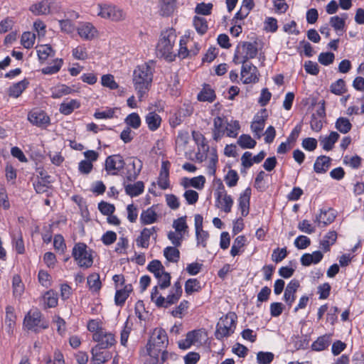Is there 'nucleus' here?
Returning a JSON list of instances; mask_svg holds the SVG:
<instances>
[{"label":"nucleus","instance_id":"obj_1","mask_svg":"<svg viewBox=\"0 0 364 364\" xmlns=\"http://www.w3.org/2000/svg\"><path fill=\"white\" fill-rule=\"evenodd\" d=\"M154 67L149 63L138 65L133 73V83L139 101L149 90L154 74Z\"/></svg>","mask_w":364,"mask_h":364},{"label":"nucleus","instance_id":"obj_2","mask_svg":"<svg viewBox=\"0 0 364 364\" xmlns=\"http://www.w3.org/2000/svg\"><path fill=\"white\" fill-rule=\"evenodd\" d=\"M176 38L174 30H166L161 33L160 40L157 44L156 50L158 54L168 61L174 60L176 56V53L173 50Z\"/></svg>","mask_w":364,"mask_h":364},{"label":"nucleus","instance_id":"obj_3","mask_svg":"<svg viewBox=\"0 0 364 364\" xmlns=\"http://www.w3.org/2000/svg\"><path fill=\"white\" fill-rule=\"evenodd\" d=\"M168 343V336L165 330L159 328H155L146 345L148 355L158 361L159 353L164 348L166 347Z\"/></svg>","mask_w":364,"mask_h":364},{"label":"nucleus","instance_id":"obj_4","mask_svg":"<svg viewBox=\"0 0 364 364\" xmlns=\"http://www.w3.org/2000/svg\"><path fill=\"white\" fill-rule=\"evenodd\" d=\"M72 256L81 268L88 269L93 264L92 250L85 243H76L73 248Z\"/></svg>","mask_w":364,"mask_h":364},{"label":"nucleus","instance_id":"obj_5","mask_svg":"<svg viewBox=\"0 0 364 364\" xmlns=\"http://www.w3.org/2000/svg\"><path fill=\"white\" fill-rule=\"evenodd\" d=\"M237 316L234 313H228L224 317L220 318L217 324L215 337L222 340L225 337L230 336L233 333L236 326Z\"/></svg>","mask_w":364,"mask_h":364},{"label":"nucleus","instance_id":"obj_6","mask_svg":"<svg viewBox=\"0 0 364 364\" xmlns=\"http://www.w3.org/2000/svg\"><path fill=\"white\" fill-rule=\"evenodd\" d=\"M257 53L256 43L242 42L237 47L233 62L235 64L248 62L250 59L255 58Z\"/></svg>","mask_w":364,"mask_h":364},{"label":"nucleus","instance_id":"obj_7","mask_svg":"<svg viewBox=\"0 0 364 364\" xmlns=\"http://www.w3.org/2000/svg\"><path fill=\"white\" fill-rule=\"evenodd\" d=\"M182 293L181 284L179 281H177L173 284L169 294L166 298L161 295L156 298V306L159 308H168L178 301Z\"/></svg>","mask_w":364,"mask_h":364},{"label":"nucleus","instance_id":"obj_8","mask_svg":"<svg viewBox=\"0 0 364 364\" xmlns=\"http://www.w3.org/2000/svg\"><path fill=\"white\" fill-rule=\"evenodd\" d=\"M23 326L28 330L36 332L39 328H47L48 327V323L44 319L42 314L38 310H34L30 311L25 316Z\"/></svg>","mask_w":364,"mask_h":364},{"label":"nucleus","instance_id":"obj_9","mask_svg":"<svg viewBox=\"0 0 364 364\" xmlns=\"http://www.w3.org/2000/svg\"><path fill=\"white\" fill-rule=\"evenodd\" d=\"M215 205L223 210L225 213L231 211L233 205V200L232 197L227 193L224 186L221 183L215 192Z\"/></svg>","mask_w":364,"mask_h":364},{"label":"nucleus","instance_id":"obj_10","mask_svg":"<svg viewBox=\"0 0 364 364\" xmlns=\"http://www.w3.org/2000/svg\"><path fill=\"white\" fill-rule=\"evenodd\" d=\"M241 77L244 84L256 83L259 81L257 68L250 62L241 63Z\"/></svg>","mask_w":364,"mask_h":364},{"label":"nucleus","instance_id":"obj_11","mask_svg":"<svg viewBox=\"0 0 364 364\" xmlns=\"http://www.w3.org/2000/svg\"><path fill=\"white\" fill-rule=\"evenodd\" d=\"M98 15L102 18L111 19L112 21H119L124 18L122 10L117 8L115 6L109 4H99Z\"/></svg>","mask_w":364,"mask_h":364},{"label":"nucleus","instance_id":"obj_12","mask_svg":"<svg viewBox=\"0 0 364 364\" xmlns=\"http://www.w3.org/2000/svg\"><path fill=\"white\" fill-rule=\"evenodd\" d=\"M92 339L97 343L95 347H98L101 350L109 348L115 343L114 336L105 330L94 333Z\"/></svg>","mask_w":364,"mask_h":364},{"label":"nucleus","instance_id":"obj_13","mask_svg":"<svg viewBox=\"0 0 364 364\" xmlns=\"http://www.w3.org/2000/svg\"><path fill=\"white\" fill-rule=\"evenodd\" d=\"M124 165L123 157L119 154L109 156L105 160V170L109 174L117 175Z\"/></svg>","mask_w":364,"mask_h":364},{"label":"nucleus","instance_id":"obj_14","mask_svg":"<svg viewBox=\"0 0 364 364\" xmlns=\"http://www.w3.org/2000/svg\"><path fill=\"white\" fill-rule=\"evenodd\" d=\"M142 161L139 159H133L126 167V171L124 173V178L129 182L134 181L139 175L142 168Z\"/></svg>","mask_w":364,"mask_h":364},{"label":"nucleus","instance_id":"obj_15","mask_svg":"<svg viewBox=\"0 0 364 364\" xmlns=\"http://www.w3.org/2000/svg\"><path fill=\"white\" fill-rule=\"evenodd\" d=\"M156 227H152L151 228H145L140 232V235L136 240V245L142 248H148L149 246V240L151 236L154 240H156V232L158 231Z\"/></svg>","mask_w":364,"mask_h":364},{"label":"nucleus","instance_id":"obj_16","mask_svg":"<svg viewBox=\"0 0 364 364\" xmlns=\"http://www.w3.org/2000/svg\"><path fill=\"white\" fill-rule=\"evenodd\" d=\"M29 122L39 127H46L50 124L49 117L43 111H33L28 114Z\"/></svg>","mask_w":364,"mask_h":364},{"label":"nucleus","instance_id":"obj_17","mask_svg":"<svg viewBox=\"0 0 364 364\" xmlns=\"http://www.w3.org/2000/svg\"><path fill=\"white\" fill-rule=\"evenodd\" d=\"M299 286V282L296 279L291 280L287 284L284 294V300L289 306H291L294 302L296 293Z\"/></svg>","mask_w":364,"mask_h":364},{"label":"nucleus","instance_id":"obj_18","mask_svg":"<svg viewBox=\"0 0 364 364\" xmlns=\"http://www.w3.org/2000/svg\"><path fill=\"white\" fill-rule=\"evenodd\" d=\"M79 36L87 41H90L97 36V29L89 22H82L80 23L77 28Z\"/></svg>","mask_w":364,"mask_h":364},{"label":"nucleus","instance_id":"obj_19","mask_svg":"<svg viewBox=\"0 0 364 364\" xmlns=\"http://www.w3.org/2000/svg\"><path fill=\"white\" fill-rule=\"evenodd\" d=\"M227 121L221 117H216L213 119V138L218 141L225 133Z\"/></svg>","mask_w":364,"mask_h":364},{"label":"nucleus","instance_id":"obj_20","mask_svg":"<svg viewBox=\"0 0 364 364\" xmlns=\"http://www.w3.org/2000/svg\"><path fill=\"white\" fill-rule=\"evenodd\" d=\"M53 4L52 0H43L30 7V11L35 15H46L50 14Z\"/></svg>","mask_w":364,"mask_h":364},{"label":"nucleus","instance_id":"obj_21","mask_svg":"<svg viewBox=\"0 0 364 364\" xmlns=\"http://www.w3.org/2000/svg\"><path fill=\"white\" fill-rule=\"evenodd\" d=\"M156 209V207L152 205L141 212L140 215V222L141 225H150L157 221L158 215Z\"/></svg>","mask_w":364,"mask_h":364},{"label":"nucleus","instance_id":"obj_22","mask_svg":"<svg viewBox=\"0 0 364 364\" xmlns=\"http://www.w3.org/2000/svg\"><path fill=\"white\" fill-rule=\"evenodd\" d=\"M250 196L251 189L247 188L240 194L238 199L239 208L241 210V214L243 217L247 216L249 213Z\"/></svg>","mask_w":364,"mask_h":364},{"label":"nucleus","instance_id":"obj_23","mask_svg":"<svg viewBox=\"0 0 364 364\" xmlns=\"http://www.w3.org/2000/svg\"><path fill=\"white\" fill-rule=\"evenodd\" d=\"M169 164L167 161H163L161 164L158 185L162 190H166L169 187Z\"/></svg>","mask_w":364,"mask_h":364},{"label":"nucleus","instance_id":"obj_24","mask_svg":"<svg viewBox=\"0 0 364 364\" xmlns=\"http://www.w3.org/2000/svg\"><path fill=\"white\" fill-rule=\"evenodd\" d=\"M132 290L133 289L131 284H126L122 289H117L114 296L116 305L120 306H123Z\"/></svg>","mask_w":364,"mask_h":364},{"label":"nucleus","instance_id":"obj_25","mask_svg":"<svg viewBox=\"0 0 364 364\" xmlns=\"http://www.w3.org/2000/svg\"><path fill=\"white\" fill-rule=\"evenodd\" d=\"M91 364H102L111 358V355L109 353L101 352V349L98 347H93L91 350Z\"/></svg>","mask_w":364,"mask_h":364},{"label":"nucleus","instance_id":"obj_26","mask_svg":"<svg viewBox=\"0 0 364 364\" xmlns=\"http://www.w3.org/2000/svg\"><path fill=\"white\" fill-rule=\"evenodd\" d=\"M267 117V115L257 114L251 124V130L258 139L261 137V132L264 129Z\"/></svg>","mask_w":364,"mask_h":364},{"label":"nucleus","instance_id":"obj_27","mask_svg":"<svg viewBox=\"0 0 364 364\" xmlns=\"http://www.w3.org/2000/svg\"><path fill=\"white\" fill-rule=\"evenodd\" d=\"M331 159L326 156H318L314 165V169L317 173H326L331 166Z\"/></svg>","mask_w":364,"mask_h":364},{"label":"nucleus","instance_id":"obj_28","mask_svg":"<svg viewBox=\"0 0 364 364\" xmlns=\"http://www.w3.org/2000/svg\"><path fill=\"white\" fill-rule=\"evenodd\" d=\"M145 122L150 131L157 130L161 124V117L155 112H149L145 117Z\"/></svg>","mask_w":364,"mask_h":364},{"label":"nucleus","instance_id":"obj_29","mask_svg":"<svg viewBox=\"0 0 364 364\" xmlns=\"http://www.w3.org/2000/svg\"><path fill=\"white\" fill-rule=\"evenodd\" d=\"M29 82L27 79H23L16 83H14L9 88V95L17 98L28 87Z\"/></svg>","mask_w":364,"mask_h":364},{"label":"nucleus","instance_id":"obj_30","mask_svg":"<svg viewBox=\"0 0 364 364\" xmlns=\"http://www.w3.org/2000/svg\"><path fill=\"white\" fill-rule=\"evenodd\" d=\"M321 251H315L312 254L305 253L301 257V263L303 266L308 267L311 264H317L323 259Z\"/></svg>","mask_w":364,"mask_h":364},{"label":"nucleus","instance_id":"obj_31","mask_svg":"<svg viewBox=\"0 0 364 364\" xmlns=\"http://www.w3.org/2000/svg\"><path fill=\"white\" fill-rule=\"evenodd\" d=\"M335 218L336 215L333 210H321L320 214L316 216L315 222L317 223L318 225L323 224V226H326L333 223L335 220Z\"/></svg>","mask_w":364,"mask_h":364},{"label":"nucleus","instance_id":"obj_32","mask_svg":"<svg viewBox=\"0 0 364 364\" xmlns=\"http://www.w3.org/2000/svg\"><path fill=\"white\" fill-rule=\"evenodd\" d=\"M125 192L127 195L131 197H134L140 195L144 192V185L142 181H137L133 184H126V182H124Z\"/></svg>","mask_w":364,"mask_h":364},{"label":"nucleus","instance_id":"obj_33","mask_svg":"<svg viewBox=\"0 0 364 364\" xmlns=\"http://www.w3.org/2000/svg\"><path fill=\"white\" fill-rule=\"evenodd\" d=\"M215 91L209 85H205L202 90L198 95V100L200 102H212L215 99Z\"/></svg>","mask_w":364,"mask_h":364},{"label":"nucleus","instance_id":"obj_34","mask_svg":"<svg viewBox=\"0 0 364 364\" xmlns=\"http://www.w3.org/2000/svg\"><path fill=\"white\" fill-rule=\"evenodd\" d=\"M337 239V233L335 231H330L327 232L322 240L320 242V247L324 251L328 252L330 247L333 245Z\"/></svg>","mask_w":364,"mask_h":364},{"label":"nucleus","instance_id":"obj_35","mask_svg":"<svg viewBox=\"0 0 364 364\" xmlns=\"http://www.w3.org/2000/svg\"><path fill=\"white\" fill-rule=\"evenodd\" d=\"M331 343V336L325 334L319 336L312 344L311 348L316 351H321L328 347Z\"/></svg>","mask_w":364,"mask_h":364},{"label":"nucleus","instance_id":"obj_36","mask_svg":"<svg viewBox=\"0 0 364 364\" xmlns=\"http://www.w3.org/2000/svg\"><path fill=\"white\" fill-rule=\"evenodd\" d=\"M339 136L340 135L336 132H331L328 136L320 139L323 149L326 151L331 150Z\"/></svg>","mask_w":364,"mask_h":364},{"label":"nucleus","instance_id":"obj_37","mask_svg":"<svg viewBox=\"0 0 364 364\" xmlns=\"http://www.w3.org/2000/svg\"><path fill=\"white\" fill-rule=\"evenodd\" d=\"M80 103L77 100H70V101H64L60 105L59 111L61 114L68 115L71 114L75 109L79 108Z\"/></svg>","mask_w":364,"mask_h":364},{"label":"nucleus","instance_id":"obj_38","mask_svg":"<svg viewBox=\"0 0 364 364\" xmlns=\"http://www.w3.org/2000/svg\"><path fill=\"white\" fill-rule=\"evenodd\" d=\"M186 336L191 345H196L202 343L206 337V333L204 330L198 329L188 332Z\"/></svg>","mask_w":364,"mask_h":364},{"label":"nucleus","instance_id":"obj_39","mask_svg":"<svg viewBox=\"0 0 364 364\" xmlns=\"http://www.w3.org/2000/svg\"><path fill=\"white\" fill-rule=\"evenodd\" d=\"M347 18L348 15L346 14H343L341 17L338 16H332L330 18V24L337 33L342 32L345 28Z\"/></svg>","mask_w":364,"mask_h":364},{"label":"nucleus","instance_id":"obj_40","mask_svg":"<svg viewBox=\"0 0 364 364\" xmlns=\"http://www.w3.org/2000/svg\"><path fill=\"white\" fill-rule=\"evenodd\" d=\"M160 13L162 16L171 15L176 9V0H161Z\"/></svg>","mask_w":364,"mask_h":364},{"label":"nucleus","instance_id":"obj_41","mask_svg":"<svg viewBox=\"0 0 364 364\" xmlns=\"http://www.w3.org/2000/svg\"><path fill=\"white\" fill-rule=\"evenodd\" d=\"M45 308H53L58 304V295L53 291L49 290L43 296Z\"/></svg>","mask_w":364,"mask_h":364},{"label":"nucleus","instance_id":"obj_42","mask_svg":"<svg viewBox=\"0 0 364 364\" xmlns=\"http://www.w3.org/2000/svg\"><path fill=\"white\" fill-rule=\"evenodd\" d=\"M16 316L14 314V309L12 306H7L6 308V318L5 324L7 327V331L11 333L15 325Z\"/></svg>","mask_w":364,"mask_h":364},{"label":"nucleus","instance_id":"obj_43","mask_svg":"<svg viewBox=\"0 0 364 364\" xmlns=\"http://www.w3.org/2000/svg\"><path fill=\"white\" fill-rule=\"evenodd\" d=\"M124 123L127 125V127L137 129L141 126V120L137 113L132 112L124 119Z\"/></svg>","mask_w":364,"mask_h":364},{"label":"nucleus","instance_id":"obj_44","mask_svg":"<svg viewBox=\"0 0 364 364\" xmlns=\"http://www.w3.org/2000/svg\"><path fill=\"white\" fill-rule=\"evenodd\" d=\"M72 90H73L70 87L65 85H60L52 88L51 97L53 99H58L71 93Z\"/></svg>","mask_w":364,"mask_h":364},{"label":"nucleus","instance_id":"obj_45","mask_svg":"<svg viewBox=\"0 0 364 364\" xmlns=\"http://www.w3.org/2000/svg\"><path fill=\"white\" fill-rule=\"evenodd\" d=\"M256 141L249 134H242L237 140V144L242 149H252L256 146Z\"/></svg>","mask_w":364,"mask_h":364},{"label":"nucleus","instance_id":"obj_46","mask_svg":"<svg viewBox=\"0 0 364 364\" xmlns=\"http://www.w3.org/2000/svg\"><path fill=\"white\" fill-rule=\"evenodd\" d=\"M164 255L171 262H177L180 258V252L176 247H167L164 250Z\"/></svg>","mask_w":364,"mask_h":364},{"label":"nucleus","instance_id":"obj_47","mask_svg":"<svg viewBox=\"0 0 364 364\" xmlns=\"http://www.w3.org/2000/svg\"><path fill=\"white\" fill-rule=\"evenodd\" d=\"M225 129L228 136L236 138L240 129V125L238 121L231 120L230 122H227Z\"/></svg>","mask_w":364,"mask_h":364},{"label":"nucleus","instance_id":"obj_48","mask_svg":"<svg viewBox=\"0 0 364 364\" xmlns=\"http://www.w3.org/2000/svg\"><path fill=\"white\" fill-rule=\"evenodd\" d=\"M335 127L341 133L346 134L350 131L352 124L347 118L339 117L336 122Z\"/></svg>","mask_w":364,"mask_h":364},{"label":"nucleus","instance_id":"obj_49","mask_svg":"<svg viewBox=\"0 0 364 364\" xmlns=\"http://www.w3.org/2000/svg\"><path fill=\"white\" fill-rule=\"evenodd\" d=\"M87 284L90 289L92 291H98L102 287L100 279V275L97 273H93L87 277Z\"/></svg>","mask_w":364,"mask_h":364},{"label":"nucleus","instance_id":"obj_50","mask_svg":"<svg viewBox=\"0 0 364 364\" xmlns=\"http://www.w3.org/2000/svg\"><path fill=\"white\" fill-rule=\"evenodd\" d=\"M201 289L199 281L197 279H188L185 284V291L187 294L198 292Z\"/></svg>","mask_w":364,"mask_h":364},{"label":"nucleus","instance_id":"obj_51","mask_svg":"<svg viewBox=\"0 0 364 364\" xmlns=\"http://www.w3.org/2000/svg\"><path fill=\"white\" fill-rule=\"evenodd\" d=\"M63 61L62 59L57 58L53 61V65H48L42 69V73L45 75H52L57 73L61 68Z\"/></svg>","mask_w":364,"mask_h":364},{"label":"nucleus","instance_id":"obj_52","mask_svg":"<svg viewBox=\"0 0 364 364\" xmlns=\"http://www.w3.org/2000/svg\"><path fill=\"white\" fill-rule=\"evenodd\" d=\"M193 25L197 32L203 35L208 30V24L206 20L203 17L196 16L193 19Z\"/></svg>","mask_w":364,"mask_h":364},{"label":"nucleus","instance_id":"obj_53","mask_svg":"<svg viewBox=\"0 0 364 364\" xmlns=\"http://www.w3.org/2000/svg\"><path fill=\"white\" fill-rule=\"evenodd\" d=\"M36 40V36L31 32H24L21 38V45L25 48H31L33 47Z\"/></svg>","mask_w":364,"mask_h":364},{"label":"nucleus","instance_id":"obj_54","mask_svg":"<svg viewBox=\"0 0 364 364\" xmlns=\"http://www.w3.org/2000/svg\"><path fill=\"white\" fill-rule=\"evenodd\" d=\"M53 50L49 45H41L38 47L37 54L41 61L46 60L48 56L52 55Z\"/></svg>","mask_w":364,"mask_h":364},{"label":"nucleus","instance_id":"obj_55","mask_svg":"<svg viewBox=\"0 0 364 364\" xmlns=\"http://www.w3.org/2000/svg\"><path fill=\"white\" fill-rule=\"evenodd\" d=\"M331 92L337 95H341L346 92V82L343 79H339L332 83L330 87Z\"/></svg>","mask_w":364,"mask_h":364},{"label":"nucleus","instance_id":"obj_56","mask_svg":"<svg viewBox=\"0 0 364 364\" xmlns=\"http://www.w3.org/2000/svg\"><path fill=\"white\" fill-rule=\"evenodd\" d=\"M12 284L14 289V295L16 297L21 296L22 293L23 292L24 288L23 284H22L21 278L18 275L14 276Z\"/></svg>","mask_w":364,"mask_h":364},{"label":"nucleus","instance_id":"obj_57","mask_svg":"<svg viewBox=\"0 0 364 364\" xmlns=\"http://www.w3.org/2000/svg\"><path fill=\"white\" fill-rule=\"evenodd\" d=\"M102 86L107 87L110 90H115L118 87V84L115 82L114 76L110 74L104 75L101 78Z\"/></svg>","mask_w":364,"mask_h":364},{"label":"nucleus","instance_id":"obj_58","mask_svg":"<svg viewBox=\"0 0 364 364\" xmlns=\"http://www.w3.org/2000/svg\"><path fill=\"white\" fill-rule=\"evenodd\" d=\"M274 359V354L270 352L260 351L257 354L258 364H269Z\"/></svg>","mask_w":364,"mask_h":364},{"label":"nucleus","instance_id":"obj_59","mask_svg":"<svg viewBox=\"0 0 364 364\" xmlns=\"http://www.w3.org/2000/svg\"><path fill=\"white\" fill-rule=\"evenodd\" d=\"M186 181H188L191 186L198 190L203 189L205 183V178L203 176L193 177L191 179L186 178Z\"/></svg>","mask_w":364,"mask_h":364},{"label":"nucleus","instance_id":"obj_60","mask_svg":"<svg viewBox=\"0 0 364 364\" xmlns=\"http://www.w3.org/2000/svg\"><path fill=\"white\" fill-rule=\"evenodd\" d=\"M335 55L331 52L321 53L318 58V62L326 66L333 63Z\"/></svg>","mask_w":364,"mask_h":364},{"label":"nucleus","instance_id":"obj_61","mask_svg":"<svg viewBox=\"0 0 364 364\" xmlns=\"http://www.w3.org/2000/svg\"><path fill=\"white\" fill-rule=\"evenodd\" d=\"M173 227L176 230V232H178L179 234L184 232L188 228V225L186 222V218L181 217L177 220H175L173 223Z\"/></svg>","mask_w":364,"mask_h":364},{"label":"nucleus","instance_id":"obj_62","mask_svg":"<svg viewBox=\"0 0 364 364\" xmlns=\"http://www.w3.org/2000/svg\"><path fill=\"white\" fill-rule=\"evenodd\" d=\"M238 179L239 177L237 173L235 170H230L225 178V183L229 187L236 186Z\"/></svg>","mask_w":364,"mask_h":364},{"label":"nucleus","instance_id":"obj_63","mask_svg":"<svg viewBox=\"0 0 364 364\" xmlns=\"http://www.w3.org/2000/svg\"><path fill=\"white\" fill-rule=\"evenodd\" d=\"M310 239L305 235H299L294 240L295 246L300 250L306 249L310 245Z\"/></svg>","mask_w":364,"mask_h":364},{"label":"nucleus","instance_id":"obj_64","mask_svg":"<svg viewBox=\"0 0 364 364\" xmlns=\"http://www.w3.org/2000/svg\"><path fill=\"white\" fill-rule=\"evenodd\" d=\"M287 255V249L284 248H277L274 250L272 255V259L276 263L280 262L282 261Z\"/></svg>","mask_w":364,"mask_h":364}]
</instances>
